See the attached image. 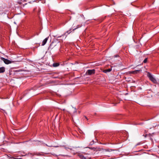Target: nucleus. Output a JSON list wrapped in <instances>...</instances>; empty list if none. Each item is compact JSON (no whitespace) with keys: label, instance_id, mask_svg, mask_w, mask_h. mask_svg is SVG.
Segmentation results:
<instances>
[{"label":"nucleus","instance_id":"1","mask_svg":"<svg viewBox=\"0 0 159 159\" xmlns=\"http://www.w3.org/2000/svg\"><path fill=\"white\" fill-rule=\"evenodd\" d=\"M148 76L149 77V79L153 83H157V81L149 73H148Z\"/></svg>","mask_w":159,"mask_h":159},{"label":"nucleus","instance_id":"2","mask_svg":"<svg viewBox=\"0 0 159 159\" xmlns=\"http://www.w3.org/2000/svg\"><path fill=\"white\" fill-rule=\"evenodd\" d=\"M1 59L2 61L5 64H8L11 63V61L7 59H5V58L1 57Z\"/></svg>","mask_w":159,"mask_h":159},{"label":"nucleus","instance_id":"3","mask_svg":"<svg viewBox=\"0 0 159 159\" xmlns=\"http://www.w3.org/2000/svg\"><path fill=\"white\" fill-rule=\"evenodd\" d=\"M95 70L94 69L88 70L86 72V74L87 75H90L94 74Z\"/></svg>","mask_w":159,"mask_h":159},{"label":"nucleus","instance_id":"4","mask_svg":"<svg viewBox=\"0 0 159 159\" xmlns=\"http://www.w3.org/2000/svg\"><path fill=\"white\" fill-rule=\"evenodd\" d=\"M140 70H135L133 71H129L128 72L129 74H136L138 73V72H139Z\"/></svg>","mask_w":159,"mask_h":159},{"label":"nucleus","instance_id":"5","mask_svg":"<svg viewBox=\"0 0 159 159\" xmlns=\"http://www.w3.org/2000/svg\"><path fill=\"white\" fill-rule=\"evenodd\" d=\"M48 39V37L46 38L43 41L42 45H44L47 43Z\"/></svg>","mask_w":159,"mask_h":159},{"label":"nucleus","instance_id":"6","mask_svg":"<svg viewBox=\"0 0 159 159\" xmlns=\"http://www.w3.org/2000/svg\"><path fill=\"white\" fill-rule=\"evenodd\" d=\"M5 71V68L3 67L0 68V73H3Z\"/></svg>","mask_w":159,"mask_h":159},{"label":"nucleus","instance_id":"7","mask_svg":"<svg viewBox=\"0 0 159 159\" xmlns=\"http://www.w3.org/2000/svg\"><path fill=\"white\" fill-rule=\"evenodd\" d=\"M112 70L111 68H109L107 69L104 70L103 72L105 73H107L110 72Z\"/></svg>","mask_w":159,"mask_h":159},{"label":"nucleus","instance_id":"8","mask_svg":"<svg viewBox=\"0 0 159 159\" xmlns=\"http://www.w3.org/2000/svg\"><path fill=\"white\" fill-rule=\"evenodd\" d=\"M23 70H22V69H19V70H15L14 71V72H20V71H22Z\"/></svg>","mask_w":159,"mask_h":159},{"label":"nucleus","instance_id":"9","mask_svg":"<svg viewBox=\"0 0 159 159\" xmlns=\"http://www.w3.org/2000/svg\"><path fill=\"white\" fill-rule=\"evenodd\" d=\"M59 65V64L58 63H54L53 64V66L54 67H57V66H58Z\"/></svg>","mask_w":159,"mask_h":159},{"label":"nucleus","instance_id":"10","mask_svg":"<svg viewBox=\"0 0 159 159\" xmlns=\"http://www.w3.org/2000/svg\"><path fill=\"white\" fill-rule=\"evenodd\" d=\"M81 159H86L85 157L81 155H79Z\"/></svg>","mask_w":159,"mask_h":159},{"label":"nucleus","instance_id":"11","mask_svg":"<svg viewBox=\"0 0 159 159\" xmlns=\"http://www.w3.org/2000/svg\"><path fill=\"white\" fill-rule=\"evenodd\" d=\"M147 61V58H146L143 61V62L144 63H146Z\"/></svg>","mask_w":159,"mask_h":159},{"label":"nucleus","instance_id":"12","mask_svg":"<svg viewBox=\"0 0 159 159\" xmlns=\"http://www.w3.org/2000/svg\"><path fill=\"white\" fill-rule=\"evenodd\" d=\"M73 108V109H74V112H76V109L75 108Z\"/></svg>","mask_w":159,"mask_h":159},{"label":"nucleus","instance_id":"13","mask_svg":"<svg viewBox=\"0 0 159 159\" xmlns=\"http://www.w3.org/2000/svg\"><path fill=\"white\" fill-rule=\"evenodd\" d=\"M15 159H21V158H15Z\"/></svg>","mask_w":159,"mask_h":159},{"label":"nucleus","instance_id":"14","mask_svg":"<svg viewBox=\"0 0 159 159\" xmlns=\"http://www.w3.org/2000/svg\"><path fill=\"white\" fill-rule=\"evenodd\" d=\"M85 118H86L87 120H88V119H87V118L86 117H85Z\"/></svg>","mask_w":159,"mask_h":159}]
</instances>
